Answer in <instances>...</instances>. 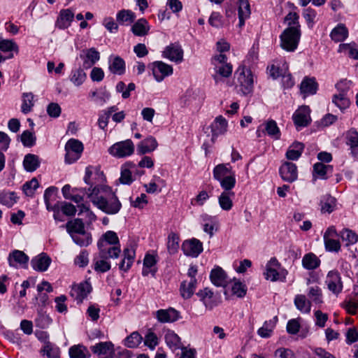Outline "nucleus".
I'll return each mask as SVG.
<instances>
[{
    "label": "nucleus",
    "mask_w": 358,
    "mask_h": 358,
    "mask_svg": "<svg viewBox=\"0 0 358 358\" xmlns=\"http://www.w3.org/2000/svg\"><path fill=\"white\" fill-rule=\"evenodd\" d=\"M81 190L94 206L106 214H117L122 208V203L115 193L108 186H95L92 191L90 188L87 191L86 189Z\"/></svg>",
    "instance_id": "f257e3e1"
},
{
    "label": "nucleus",
    "mask_w": 358,
    "mask_h": 358,
    "mask_svg": "<svg viewBox=\"0 0 358 358\" xmlns=\"http://www.w3.org/2000/svg\"><path fill=\"white\" fill-rule=\"evenodd\" d=\"M99 254L94 257V268H110L109 258L118 257L121 250L117 234L106 231L97 242Z\"/></svg>",
    "instance_id": "f03ea898"
},
{
    "label": "nucleus",
    "mask_w": 358,
    "mask_h": 358,
    "mask_svg": "<svg viewBox=\"0 0 358 358\" xmlns=\"http://www.w3.org/2000/svg\"><path fill=\"white\" fill-rule=\"evenodd\" d=\"M301 36V29L287 27L280 36L282 48L288 52H294L298 47Z\"/></svg>",
    "instance_id": "7ed1b4c3"
},
{
    "label": "nucleus",
    "mask_w": 358,
    "mask_h": 358,
    "mask_svg": "<svg viewBox=\"0 0 358 358\" xmlns=\"http://www.w3.org/2000/svg\"><path fill=\"white\" fill-rule=\"evenodd\" d=\"M198 270H188V272L180 286L181 296L185 299H190L194 294L197 285L196 275Z\"/></svg>",
    "instance_id": "20e7f679"
},
{
    "label": "nucleus",
    "mask_w": 358,
    "mask_h": 358,
    "mask_svg": "<svg viewBox=\"0 0 358 358\" xmlns=\"http://www.w3.org/2000/svg\"><path fill=\"white\" fill-rule=\"evenodd\" d=\"M84 147L80 141L71 138L65 145V162L72 164L77 161L81 156Z\"/></svg>",
    "instance_id": "39448f33"
},
{
    "label": "nucleus",
    "mask_w": 358,
    "mask_h": 358,
    "mask_svg": "<svg viewBox=\"0 0 358 358\" xmlns=\"http://www.w3.org/2000/svg\"><path fill=\"white\" fill-rule=\"evenodd\" d=\"M134 152V145L131 140L117 142L108 148V152L117 158H124L131 155Z\"/></svg>",
    "instance_id": "423d86ee"
},
{
    "label": "nucleus",
    "mask_w": 358,
    "mask_h": 358,
    "mask_svg": "<svg viewBox=\"0 0 358 358\" xmlns=\"http://www.w3.org/2000/svg\"><path fill=\"white\" fill-rule=\"evenodd\" d=\"M241 90L244 94L250 93L253 88V76L249 69L245 66H240L235 72Z\"/></svg>",
    "instance_id": "0eeeda50"
},
{
    "label": "nucleus",
    "mask_w": 358,
    "mask_h": 358,
    "mask_svg": "<svg viewBox=\"0 0 358 358\" xmlns=\"http://www.w3.org/2000/svg\"><path fill=\"white\" fill-rule=\"evenodd\" d=\"M152 74L157 82L162 81L166 77L173 74L172 66L161 61L152 63Z\"/></svg>",
    "instance_id": "6e6552de"
},
{
    "label": "nucleus",
    "mask_w": 358,
    "mask_h": 358,
    "mask_svg": "<svg viewBox=\"0 0 358 358\" xmlns=\"http://www.w3.org/2000/svg\"><path fill=\"white\" fill-rule=\"evenodd\" d=\"M281 178L287 182H293L298 178L297 166L292 162H286L279 169Z\"/></svg>",
    "instance_id": "1a4fd4ad"
},
{
    "label": "nucleus",
    "mask_w": 358,
    "mask_h": 358,
    "mask_svg": "<svg viewBox=\"0 0 358 358\" xmlns=\"http://www.w3.org/2000/svg\"><path fill=\"white\" fill-rule=\"evenodd\" d=\"M182 250L185 255L196 257L203 251V244L196 238L186 240L182 244Z\"/></svg>",
    "instance_id": "9d476101"
},
{
    "label": "nucleus",
    "mask_w": 358,
    "mask_h": 358,
    "mask_svg": "<svg viewBox=\"0 0 358 358\" xmlns=\"http://www.w3.org/2000/svg\"><path fill=\"white\" fill-rule=\"evenodd\" d=\"M310 109L308 106H303L296 110L293 114L292 119L297 127H307L311 120Z\"/></svg>",
    "instance_id": "9b49d317"
},
{
    "label": "nucleus",
    "mask_w": 358,
    "mask_h": 358,
    "mask_svg": "<svg viewBox=\"0 0 358 358\" xmlns=\"http://www.w3.org/2000/svg\"><path fill=\"white\" fill-rule=\"evenodd\" d=\"M155 316L161 323H172L180 317V312L173 308L159 309L155 312Z\"/></svg>",
    "instance_id": "f8f14e48"
},
{
    "label": "nucleus",
    "mask_w": 358,
    "mask_h": 358,
    "mask_svg": "<svg viewBox=\"0 0 358 358\" xmlns=\"http://www.w3.org/2000/svg\"><path fill=\"white\" fill-rule=\"evenodd\" d=\"M92 286L90 282L85 281L79 285L73 286L71 295L75 298L78 303H81L83 299L92 292Z\"/></svg>",
    "instance_id": "ddd939ff"
},
{
    "label": "nucleus",
    "mask_w": 358,
    "mask_h": 358,
    "mask_svg": "<svg viewBox=\"0 0 358 358\" xmlns=\"http://www.w3.org/2000/svg\"><path fill=\"white\" fill-rule=\"evenodd\" d=\"M326 284L328 289L334 294H339L343 289V284L341 282L340 274L334 271L331 270L327 276Z\"/></svg>",
    "instance_id": "4468645a"
},
{
    "label": "nucleus",
    "mask_w": 358,
    "mask_h": 358,
    "mask_svg": "<svg viewBox=\"0 0 358 358\" xmlns=\"http://www.w3.org/2000/svg\"><path fill=\"white\" fill-rule=\"evenodd\" d=\"M92 352L99 356H104L100 358H112L114 355V345L111 342H100L90 347Z\"/></svg>",
    "instance_id": "2eb2a0df"
},
{
    "label": "nucleus",
    "mask_w": 358,
    "mask_h": 358,
    "mask_svg": "<svg viewBox=\"0 0 358 358\" xmlns=\"http://www.w3.org/2000/svg\"><path fill=\"white\" fill-rule=\"evenodd\" d=\"M163 56L172 62L180 63L183 60V50L180 45L172 43L166 48Z\"/></svg>",
    "instance_id": "dca6fc26"
},
{
    "label": "nucleus",
    "mask_w": 358,
    "mask_h": 358,
    "mask_svg": "<svg viewBox=\"0 0 358 358\" xmlns=\"http://www.w3.org/2000/svg\"><path fill=\"white\" fill-rule=\"evenodd\" d=\"M74 18V13L70 8L62 9L55 22L56 27L65 29L71 26Z\"/></svg>",
    "instance_id": "f3484780"
},
{
    "label": "nucleus",
    "mask_w": 358,
    "mask_h": 358,
    "mask_svg": "<svg viewBox=\"0 0 358 358\" xmlns=\"http://www.w3.org/2000/svg\"><path fill=\"white\" fill-rule=\"evenodd\" d=\"M196 295L200 298V300L207 309L212 310L218 304L215 299L213 292L208 287L199 290Z\"/></svg>",
    "instance_id": "a211bd4d"
},
{
    "label": "nucleus",
    "mask_w": 358,
    "mask_h": 358,
    "mask_svg": "<svg viewBox=\"0 0 358 358\" xmlns=\"http://www.w3.org/2000/svg\"><path fill=\"white\" fill-rule=\"evenodd\" d=\"M212 132V141L220 135L224 134L227 131V122L224 117L220 115L215 118L210 125Z\"/></svg>",
    "instance_id": "6ab92c4d"
},
{
    "label": "nucleus",
    "mask_w": 358,
    "mask_h": 358,
    "mask_svg": "<svg viewBox=\"0 0 358 358\" xmlns=\"http://www.w3.org/2000/svg\"><path fill=\"white\" fill-rule=\"evenodd\" d=\"M29 260V257L23 251L18 250H13L8 257L9 265L11 267H15L17 264L27 266Z\"/></svg>",
    "instance_id": "aec40b11"
},
{
    "label": "nucleus",
    "mask_w": 358,
    "mask_h": 358,
    "mask_svg": "<svg viewBox=\"0 0 358 358\" xmlns=\"http://www.w3.org/2000/svg\"><path fill=\"white\" fill-rule=\"evenodd\" d=\"M157 146L158 143L156 138L150 136L137 145V152L140 155H145L154 151Z\"/></svg>",
    "instance_id": "412c9836"
},
{
    "label": "nucleus",
    "mask_w": 358,
    "mask_h": 358,
    "mask_svg": "<svg viewBox=\"0 0 358 358\" xmlns=\"http://www.w3.org/2000/svg\"><path fill=\"white\" fill-rule=\"evenodd\" d=\"M318 89V84L314 77L303 78L300 85L301 92L305 96L316 94Z\"/></svg>",
    "instance_id": "4be33fe9"
},
{
    "label": "nucleus",
    "mask_w": 358,
    "mask_h": 358,
    "mask_svg": "<svg viewBox=\"0 0 358 358\" xmlns=\"http://www.w3.org/2000/svg\"><path fill=\"white\" fill-rule=\"evenodd\" d=\"M108 69L113 74L123 75L125 73V62L120 56H110Z\"/></svg>",
    "instance_id": "5701e85b"
},
{
    "label": "nucleus",
    "mask_w": 358,
    "mask_h": 358,
    "mask_svg": "<svg viewBox=\"0 0 358 358\" xmlns=\"http://www.w3.org/2000/svg\"><path fill=\"white\" fill-rule=\"evenodd\" d=\"M210 278L214 285L222 287H226L229 280L224 270H211Z\"/></svg>",
    "instance_id": "b1692460"
},
{
    "label": "nucleus",
    "mask_w": 358,
    "mask_h": 358,
    "mask_svg": "<svg viewBox=\"0 0 358 358\" xmlns=\"http://www.w3.org/2000/svg\"><path fill=\"white\" fill-rule=\"evenodd\" d=\"M66 229L71 238L73 236L86 232L85 229L84 222L81 219L76 218L73 220L68 221L66 224Z\"/></svg>",
    "instance_id": "393cba45"
},
{
    "label": "nucleus",
    "mask_w": 358,
    "mask_h": 358,
    "mask_svg": "<svg viewBox=\"0 0 358 358\" xmlns=\"http://www.w3.org/2000/svg\"><path fill=\"white\" fill-rule=\"evenodd\" d=\"M84 56L80 55V57L83 59V67L89 69L92 67L100 59L99 52L94 48L83 51Z\"/></svg>",
    "instance_id": "a878e982"
},
{
    "label": "nucleus",
    "mask_w": 358,
    "mask_h": 358,
    "mask_svg": "<svg viewBox=\"0 0 358 358\" xmlns=\"http://www.w3.org/2000/svg\"><path fill=\"white\" fill-rule=\"evenodd\" d=\"M238 27L242 28L245 25V21L248 19L251 13L250 6L248 0L238 1Z\"/></svg>",
    "instance_id": "bb28decb"
},
{
    "label": "nucleus",
    "mask_w": 358,
    "mask_h": 358,
    "mask_svg": "<svg viewBox=\"0 0 358 358\" xmlns=\"http://www.w3.org/2000/svg\"><path fill=\"white\" fill-rule=\"evenodd\" d=\"M320 205L322 213H331L336 209V199L330 194H325L322 196Z\"/></svg>",
    "instance_id": "cd10ccee"
},
{
    "label": "nucleus",
    "mask_w": 358,
    "mask_h": 358,
    "mask_svg": "<svg viewBox=\"0 0 358 358\" xmlns=\"http://www.w3.org/2000/svg\"><path fill=\"white\" fill-rule=\"evenodd\" d=\"M52 262L51 258L45 252L36 255L31 260L33 268H48Z\"/></svg>",
    "instance_id": "c85d7f7f"
},
{
    "label": "nucleus",
    "mask_w": 358,
    "mask_h": 358,
    "mask_svg": "<svg viewBox=\"0 0 358 358\" xmlns=\"http://www.w3.org/2000/svg\"><path fill=\"white\" fill-rule=\"evenodd\" d=\"M150 30V26L145 18L138 20L131 27L132 33L137 36L147 35Z\"/></svg>",
    "instance_id": "c756f323"
},
{
    "label": "nucleus",
    "mask_w": 358,
    "mask_h": 358,
    "mask_svg": "<svg viewBox=\"0 0 358 358\" xmlns=\"http://www.w3.org/2000/svg\"><path fill=\"white\" fill-rule=\"evenodd\" d=\"M348 36V30L343 24H338L330 33L331 38L338 43L345 41Z\"/></svg>",
    "instance_id": "7c9ffc66"
},
{
    "label": "nucleus",
    "mask_w": 358,
    "mask_h": 358,
    "mask_svg": "<svg viewBox=\"0 0 358 358\" xmlns=\"http://www.w3.org/2000/svg\"><path fill=\"white\" fill-rule=\"evenodd\" d=\"M304 145L296 141L289 147L286 152V157L289 160H297L301 157Z\"/></svg>",
    "instance_id": "2f4dec72"
},
{
    "label": "nucleus",
    "mask_w": 358,
    "mask_h": 358,
    "mask_svg": "<svg viewBox=\"0 0 358 358\" xmlns=\"http://www.w3.org/2000/svg\"><path fill=\"white\" fill-rule=\"evenodd\" d=\"M39 157L34 154H27L25 155L23 161L24 169L28 172H33L40 166Z\"/></svg>",
    "instance_id": "473e14b6"
},
{
    "label": "nucleus",
    "mask_w": 358,
    "mask_h": 358,
    "mask_svg": "<svg viewBox=\"0 0 358 358\" xmlns=\"http://www.w3.org/2000/svg\"><path fill=\"white\" fill-rule=\"evenodd\" d=\"M166 345L171 349L180 348L181 340L179 336L171 329H167L164 336Z\"/></svg>",
    "instance_id": "72a5a7b5"
},
{
    "label": "nucleus",
    "mask_w": 358,
    "mask_h": 358,
    "mask_svg": "<svg viewBox=\"0 0 358 358\" xmlns=\"http://www.w3.org/2000/svg\"><path fill=\"white\" fill-rule=\"evenodd\" d=\"M116 19L120 24H129L134 22L136 15L130 10L122 9L117 12Z\"/></svg>",
    "instance_id": "f704fd0d"
},
{
    "label": "nucleus",
    "mask_w": 358,
    "mask_h": 358,
    "mask_svg": "<svg viewBox=\"0 0 358 358\" xmlns=\"http://www.w3.org/2000/svg\"><path fill=\"white\" fill-rule=\"evenodd\" d=\"M69 353L71 358H89L91 356L88 349L83 345L71 346Z\"/></svg>",
    "instance_id": "c9c22d12"
},
{
    "label": "nucleus",
    "mask_w": 358,
    "mask_h": 358,
    "mask_svg": "<svg viewBox=\"0 0 358 358\" xmlns=\"http://www.w3.org/2000/svg\"><path fill=\"white\" fill-rule=\"evenodd\" d=\"M216 74L213 75L215 83H218L220 77L229 78L232 73V65L231 64L217 65L214 63Z\"/></svg>",
    "instance_id": "e433bc0d"
},
{
    "label": "nucleus",
    "mask_w": 358,
    "mask_h": 358,
    "mask_svg": "<svg viewBox=\"0 0 358 358\" xmlns=\"http://www.w3.org/2000/svg\"><path fill=\"white\" fill-rule=\"evenodd\" d=\"M235 195L234 192L224 191L218 198L219 204L224 210H229L233 206L232 197Z\"/></svg>",
    "instance_id": "4c0bfd02"
},
{
    "label": "nucleus",
    "mask_w": 358,
    "mask_h": 358,
    "mask_svg": "<svg viewBox=\"0 0 358 358\" xmlns=\"http://www.w3.org/2000/svg\"><path fill=\"white\" fill-rule=\"evenodd\" d=\"M278 321L277 316L273 320L265 321L263 326L257 331L258 335L262 338H269Z\"/></svg>",
    "instance_id": "58836bf2"
},
{
    "label": "nucleus",
    "mask_w": 358,
    "mask_h": 358,
    "mask_svg": "<svg viewBox=\"0 0 358 358\" xmlns=\"http://www.w3.org/2000/svg\"><path fill=\"white\" fill-rule=\"evenodd\" d=\"M294 305L296 308L302 313H308L310 312L311 301L306 299L303 294H297L294 298Z\"/></svg>",
    "instance_id": "ea45409f"
},
{
    "label": "nucleus",
    "mask_w": 358,
    "mask_h": 358,
    "mask_svg": "<svg viewBox=\"0 0 358 358\" xmlns=\"http://www.w3.org/2000/svg\"><path fill=\"white\" fill-rule=\"evenodd\" d=\"M264 131L273 139L278 140L280 138V131L275 120H270L265 123L262 132Z\"/></svg>",
    "instance_id": "a19ab883"
},
{
    "label": "nucleus",
    "mask_w": 358,
    "mask_h": 358,
    "mask_svg": "<svg viewBox=\"0 0 358 358\" xmlns=\"http://www.w3.org/2000/svg\"><path fill=\"white\" fill-rule=\"evenodd\" d=\"M304 268H317L320 265V259L313 252L306 254L302 259Z\"/></svg>",
    "instance_id": "79ce46f5"
},
{
    "label": "nucleus",
    "mask_w": 358,
    "mask_h": 358,
    "mask_svg": "<svg viewBox=\"0 0 358 358\" xmlns=\"http://www.w3.org/2000/svg\"><path fill=\"white\" fill-rule=\"evenodd\" d=\"M123 253L124 259L122 260L119 268H123L125 262L127 263V268H129L134 260L136 255L135 248L133 245L128 246L124 249Z\"/></svg>",
    "instance_id": "37998d69"
},
{
    "label": "nucleus",
    "mask_w": 358,
    "mask_h": 358,
    "mask_svg": "<svg viewBox=\"0 0 358 358\" xmlns=\"http://www.w3.org/2000/svg\"><path fill=\"white\" fill-rule=\"evenodd\" d=\"M307 296L315 304L323 303L322 289L316 285L308 288Z\"/></svg>",
    "instance_id": "c03bdc74"
},
{
    "label": "nucleus",
    "mask_w": 358,
    "mask_h": 358,
    "mask_svg": "<svg viewBox=\"0 0 358 358\" xmlns=\"http://www.w3.org/2000/svg\"><path fill=\"white\" fill-rule=\"evenodd\" d=\"M287 274V270H266V271L264 272L265 278L273 282L277 280L283 281Z\"/></svg>",
    "instance_id": "a18cd8bd"
},
{
    "label": "nucleus",
    "mask_w": 358,
    "mask_h": 358,
    "mask_svg": "<svg viewBox=\"0 0 358 358\" xmlns=\"http://www.w3.org/2000/svg\"><path fill=\"white\" fill-rule=\"evenodd\" d=\"M229 164H220L217 165L213 169V178L216 180H220L222 178L228 176L231 173H234L230 168H228L227 166Z\"/></svg>",
    "instance_id": "49530a36"
},
{
    "label": "nucleus",
    "mask_w": 358,
    "mask_h": 358,
    "mask_svg": "<svg viewBox=\"0 0 358 358\" xmlns=\"http://www.w3.org/2000/svg\"><path fill=\"white\" fill-rule=\"evenodd\" d=\"M86 73L81 68L75 69L71 71L70 80L76 86L81 85L86 79Z\"/></svg>",
    "instance_id": "de8ad7c7"
},
{
    "label": "nucleus",
    "mask_w": 358,
    "mask_h": 358,
    "mask_svg": "<svg viewBox=\"0 0 358 358\" xmlns=\"http://www.w3.org/2000/svg\"><path fill=\"white\" fill-rule=\"evenodd\" d=\"M317 15V13L316 10L310 7L303 9L302 15L305 19L307 26L309 29L313 28L316 22Z\"/></svg>",
    "instance_id": "09e8293b"
},
{
    "label": "nucleus",
    "mask_w": 358,
    "mask_h": 358,
    "mask_svg": "<svg viewBox=\"0 0 358 358\" xmlns=\"http://www.w3.org/2000/svg\"><path fill=\"white\" fill-rule=\"evenodd\" d=\"M338 52H344L355 59H358V49L356 48L355 43H342L339 45Z\"/></svg>",
    "instance_id": "8fccbe9b"
},
{
    "label": "nucleus",
    "mask_w": 358,
    "mask_h": 358,
    "mask_svg": "<svg viewBox=\"0 0 358 358\" xmlns=\"http://www.w3.org/2000/svg\"><path fill=\"white\" fill-rule=\"evenodd\" d=\"M143 337L138 331L132 332L124 340V345L129 348H134L142 342Z\"/></svg>",
    "instance_id": "3c124183"
},
{
    "label": "nucleus",
    "mask_w": 358,
    "mask_h": 358,
    "mask_svg": "<svg viewBox=\"0 0 358 358\" xmlns=\"http://www.w3.org/2000/svg\"><path fill=\"white\" fill-rule=\"evenodd\" d=\"M332 102L341 110L343 111L350 105V99L347 95L334 94L332 97Z\"/></svg>",
    "instance_id": "603ef678"
},
{
    "label": "nucleus",
    "mask_w": 358,
    "mask_h": 358,
    "mask_svg": "<svg viewBox=\"0 0 358 358\" xmlns=\"http://www.w3.org/2000/svg\"><path fill=\"white\" fill-rule=\"evenodd\" d=\"M74 243L80 247H87L92 243V238L90 233L84 232L72 238Z\"/></svg>",
    "instance_id": "864d4df0"
},
{
    "label": "nucleus",
    "mask_w": 358,
    "mask_h": 358,
    "mask_svg": "<svg viewBox=\"0 0 358 358\" xmlns=\"http://www.w3.org/2000/svg\"><path fill=\"white\" fill-rule=\"evenodd\" d=\"M34 94L31 92H27L22 94V104L21 110L24 114H27L31 110L34 106Z\"/></svg>",
    "instance_id": "5fc2aeb1"
},
{
    "label": "nucleus",
    "mask_w": 358,
    "mask_h": 358,
    "mask_svg": "<svg viewBox=\"0 0 358 358\" xmlns=\"http://www.w3.org/2000/svg\"><path fill=\"white\" fill-rule=\"evenodd\" d=\"M313 171L317 174L321 178H327V174L332 173L333 166L330 165H325L321 162L315 164L313 166Z\"/></svg>",
    "instance_id": "6e6d98bb"
},
{
    "label": "nucleus",
    "mask_w": 358,
    "mask_h": 358,
    "mask_svg": "<svg viewBox=\"0 0 358 358\" xmlns=\"http://www.w3.org/2000/svg\"><path fill=\"white\" fill-rule=\"evenodd\" d=\"M52 319L48 315L42 312V310L38 311V315L35 320L36 327L41 329H46L52 323Z\"/></svg>",
    "instance_id": "4d7b16f0"
},
{
    "label": "nucleus",
    "mask_w": 358,
    "mask_h": 358,
    "mask_svg": "<svg viewBox=\"0 0 358 358\" xmlns=\"http://www.w3.org/2000/svg\"><path fill=\"white\" fill-rule=\"evenodd\" d=\"M179 236L173 232L168 236L167 249L170 254H175L179 248Z\"/></svg>",
    "instance_id": "13d9d810"
},
{
    "label": "nucleus",
    "mask_w": 358,
    "mask_h": 358,
    "mask_svg": "<svg viewBox=\"0 0 358 358\" xmlns=\"http://www.w3.org/2000/svg\"><path fill=\"white\" fill-rule=\"evenodd\" d=\"M218 181L224 191L232 192L231 190L236 185L235 173H231L228 176L224 177Z\"/></svg>",
    "instance_id": "bf43d9fd"
},
{
    "label": "nucleus",
    "mask_w": 358,
    "mask_h": 358,
    "mask_svg": "<svg viewBox=\"0 0 358 358\" xmlns=\"http://www.w3.org/2000/svg\"><path fill=\"white\" fill-rule=\"evenodd\" d=\"M341 237L346 245H352L358 241V235L351 229H345L341 232Z\"/></svg>",
    "instance_id": "052dcab7"
},
{
    "label": "nucleus",
    "mask_w": 358,
    "mask_h": 358,
    "mask_svg": "<svg viewBox=\"0 0 358 358\" xmlns=\"http://www.w3.org/2000/svg\"><path fill=\"white\" fill-rule=\"evenodd\" d=\"M38 181L36 178H34L23 185L22 190L27 196H32L34 194V191L38 187Z\"/></svg>",
    "instance_id": "680f3d73"
},
{
    "label": "nucleus",
    "mask_w": 358,
    "mask_h": 358,
    "mask_svg": "<svg viewBox=\"0 0 358 358\" xmlns=\"http://www.w3.org/2000/svg\"><path fill=\"white\" fill-rule=\"evenodd\" d=\"M285 21L287 23L288 27L293 29H301L299 24V15L295 12H289L285 17Z\"/></svg>",
    "instance_id": "e2e57ef3"
},
{
    "label": "nucleus",
    "mask_w": 358,
    "mask_h": 358,
    "mask_svg": "<svg viewBox=\"0 0 358 358\" xmlns=\"http://www.w3.org/2000/svg\"><path fill=\"white\" fill-rule=\"evenodd\" d=\"M43 352L48 358H59V349L50 342H47Z\"/></svg>",
    "instance_id": "0e129e2a"
},
{
    "label": "nucleus",
    "mask_w": 358,
    "mask_h": 358,
    "mask_svg": "<svg viewBox=\"0 0 358 358\" xmlns=\"http://www.w3.org/2000/svg\"><path fill=\"white\" fill-rule=\"evenodd\" d=\"M36 138L34 134L29 130H25L21 135V141L25 147H32L36 143Z\"/></svg>",
    "instance_id": "69168bd1"
},
{
    "label": "nucleus",
    "mask_w": 358,
    "mask_h": 358,
    "mask_svg": "<svg viewBox=\"0 0 358 358\" xmlns=\"http://www.w3.org/2000/svg\"><path fill=\"white\" fill-rule=\"evenodd\" d=\"M144 344L150 350H154L155 347L159 344V339L156 334H155L151 330H149V331L145 336Z\"/></svg>",
    "instance_id": "338daca9"
},
{
    "label": "nucleus",
    "mask_w": 358,
    "mask_h": 358,
    "mask_svg": "<svg viewBox=\"0 0 358 358\" xmlns=\"http://www.w3.org/2000/svg\"><path fill=\"white\" fill-rule=\"evenodd\" d=\"M346 143L350 148L354 150L358 149V132L355 130H350L347 134Z\"/></svg>",
    "instance_id": "774afa93"
}]
</instances>
